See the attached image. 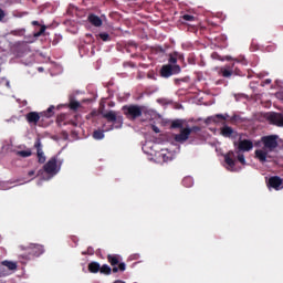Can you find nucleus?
<instances>
[{
  "label": "nucleus",
  "instance_id": "obj_1",
  "mask_svg": "<svg viewBox=\"0 0 283 283\" xmlns=\"http://www.w3.org/2000/svg\"><path fill=\"white\" fill-rule=\"evenodd\" d=\"M254 147V144H235V150H230L226 155H223V159L226 163V169L230 172H235V163H240V165L244 166V153H249Z\"/></svg>",
  "mask_w": 283,
  "mask_h": 283
},
{
  "label": "nucleus",
  "instance_id": "obj_2",
  "mask_svg": "<svg viewBox=\"0 0 283 283\" xmlns=\"http://www.w3.org/2000/svg\"><path fill=\"white\" fill-rule=\"evenodd\" d=\"M19 249H21V251L27 252L20 255V258L24 260H31V258H39L43 254V245L31 243L27 247L19 245Z\"/></svg>",
  "mask_w": 283,
  "mask_h": 283
},
{
  "label": "nucleus",
  "instance_id": "obj_3",
  "mask_svg": "<svg viewBox=\"0 0 283 283\" xmlns=\"http://www.w3.org/2000/svg\"><path fill=\"white\" fill-rule=\"evenodd\" d=\"M221 135L226 138H232V140H235V138H239V143H251V140L247 139L244 135H239L238 132H235L230 126H223L221 128Z\"/></svg>",
  "mask_w": 283,
  "mask_h": 283
},
{
  "label": "nucleus",
  "instance_id": "obj_4",
  "mask_svg": "<svg viewBox=\"0 0 283 283\" xmlns=\"http://www.w3.org/2000/svg\"><path fill=\"white\" fill-rule=\"evenodd\" d=\"M279 147V144H264V148L254 151V156L259 163H266V156L269 153L273 151Z\"/></svg>",
  "mask_w": 283,
  "mask_h": 283
},
{
  "label": "nucleus",
  "instance_id": "obj_5",
  "mask_svg": "<svg viewBox=\"0 0 283 283\" xmlns=\"http://www.w3.org/2000/svg\"><path fill=\"white\" fill-rule=\"evenodd\" d=\"M125 263H119V265L113 266V269L109 265L103 264L102 269L98 270V273L103 275H111V273L125 272Z\"/></svg>",
  "mask_w": 283,
  "mask_h": 283
},
{
  "label": "nucleus",
  "instance_id": "obj_6",
  "mask_svg": "<svg viewBox=\"0 0 283 283\" xmlns=\"http://www.w3.org/2000/svg\"><path fill=\"white\" fill-rule=\"evenodd\" d=\"M43 171L48 176H55L57 175V159L55 157L51 158L43 165Z\"/></svg>",
  "mask_w": 283,
  "mask_h": 283
},
{
  "label": "nucleus",
  "instance_id": "obj_7",
  "mask_svg": "<svg viewBox=\"0 0 283 283\" xmlns=\"http://www.w3.org/2000/svg\"><path fill=\"white\" fill-rule=\"evenodd\" d=\"M158 145L160 144H143L142 145V151L148 156H156L158 151H160V148H158Z\"/></svg>",
  "mask_w": 283,
  "mask_h": 283
},
{
  "label": "nucleus",
  "instance_id": "obj_8",
  "mask_svg": "<svg viewBox=\"0 0 283 283\" xmlns=\"http://www.w3.org/2000/svg\"><path fill=\"white\" fill-rule=\"evenodd\" d=\"M124 109L126 111V116H132L133 118H138L143 115V107L140 106H125Z\"/></svg>",
  "mask_w": 283,
  "mask_h": 283
},
{
  "label": "nucleus",
  "instance_id": "obj_9",
  "mask_svg": "<svg viewBox=\"0 0 283 283\" xmlns=\"http://www.w3.org/2000/svg\"><path fill=\"white\" fill-rule=\"evenodd\" d=\"M101 114L103 118H106V120H108V123H114L116 120H118L119 123H123V117L118 116L114 111H108V112L102 111Z\"/></svg>",
  "mask_w": 283,
  "mask_h": 283
},
{
  "label": "nucleus",
  "instance_id": "obj_10",
  "mask_svg": "<svg viewBox=\"0 0 283 283\" xmlns=\"http://www.w3.org/2000/svg\"><path fill=\"white\" fill-rule=\"evenodd\" d=\"M268 120L277 127H283V115L277 113H272L268 116Z\"/></svg>",
  "mask_w": 283,
  "mask_h": 283
},
{
  "label": "nucleus",
  "instance_id": "obj_11",
  "mask_svg": "<svg viewBox=\"0 0 283 283\" xmlns=\"http://www.w3.org/2000/svg\"><path fill=\"white\" fill-rule=\"evenodd\" d=\"M283 185V180L279 176H273L269 178V187L273 188V190H281V186Z\"/></svg>",
  "mask_w": 283,
  "mask_h": 283
},
{
  "label": "nucleus",
  "instance_id": "obj_12",
  "mask_svg": "<svg viewBox=\"0 0 283 283\" xmlns=\"http://www.w3.org/2000/svg\"><path fill=\"white\" fill-rule=\"evenodd\" d=\"M35 157L39 158V164H45V155L43 154V148L41 144H35Z\"/></svg>",
  "mask_w": 283,
  "mask_h": 283
},
{
  "label": "nucleus",
  "instance_id": "obj_13",
  "mask_svg": "<svg viewBox=\"0 0 283 283\" xmlns=\"http://www.w3.org/2000/svg\"><path fill=\"white\" fill-rule=\"evenodd\" d=\"M191 134V129L189 127L181 128L180 134L176 135V140H188Z\"/></svg>",
  "mask_w": 283,
  "mask_h": 283
},
{
  "label": "nucleus",
  "instance_id": "obj_14",
  "mask_svg": "<svg viewBox=\"0 0 283 283\" xmlns=\"http://www.w3.org/2000/svg\"><path fill=\"white\" fill-rule=\"evenodd\" d=\"M41 115H39V113L36 112H31L27 114V120L28 123H30V125H36V123H39Z\"/></svg>",
  "mask_w": 283,
  "mask_h": 283
},
{
  "label": "nucleus",
  "instance_id": "obj_15",
  "mask_svg": "<svg viewBox=\"0 0 283 283\" xmlns=\"http://www.w3.org/2000/svg\"><path fill=\"white\" fill-rule=\"evenodd\" d=\"M229 118L228 115L217 114L216 116L208 117L206 119V124L209 125V123H222V120H227Z\"/></svg>",
  "mask_w": 283,
  "mask_h": 283
},
{
  "label": "nucleus",
  "instance_id": "obj_16",
  "mask_svg": "<svg viewBox=\"0 0 283 283\" xmlns=\"http://www.w3.org/2000/svg\"><path fill=\"white\" fill-rule=\"evenodd\" d=\"M87 269H88V273L97 274L98 270L102 269V265L98 262H91V263H88Z\"/></svg>",
  "mask_w": 283,
  "mask_h": 283
},
{
  "label": "nucleus",
  "instance_id": "obj_17",
  "mask_svg": "<svg viewBox=\"0 0 283 283\" xmlns=\"http://www.w3.org/2000/svg\"><path fill=\"white\" fill-rule=\"evenodd\" d=\"M106 259H108V263L111 264V266H118L119 264V255L117 254H108V256H106Z\"/></svg>",
  "mask_w": 283,
  "mask_h": 283
},
{
  "label": "nucleus",
  "instance_id": "obj_18",
  "mask_svg": "<svg viewBox=\"0 0 283 283\" xmlns=\"http://www.w3.org/2000/svg\"><path fill=\"white\" fill-rule=\"evenodd\" d=\"M0 266L3 269L7 268V271H15L17 270V263L12 261H2L0 263Z\"/></svg>",
  "mask_w": 283,
  "mask_h": 283
},
{
  "label": "nucleus",
  "instance_id": "obj_19",
  "mask_svg": "<svg viewBox=\"0 0 283 283\" xmlns=\"http://www.w3.org/2000/svg\"><path fill=\"white\" fill-rule=\"evenodd\" d=\"M88 21L92 23V25H95V28H101V25H103V20H101L98 15H90Z\"/></svg>",
  "mask_w": 283,
  "mask_h": 283
},
{
  "label": "nucleus",
  "instance_id": "obj_20",
  "mask_svg": "<svg viewBox=\"0 0 283 283\" xmlns=\"http://www.w3.org/2000/svg\"><path fill=\"white\" fill-rule=\"evenodd\" d=\"M262 143H277L282 139H280V136L277 135H269V136H264L262 137Z\"/></svg>",
  "mask_w": 283,
  "mask_h": 283
},
{
  "label": "nucleus",
  "instance_id": "obj_21",
  "mask_svg": "<svg viewBox=\"0 0 283 283\" xmlns=\"http://www.w3.org/2000/svg\"><path fill=\"white\" fill-rule=\"evenodd\" d=\"M171 74H174V71H171V65L163 66L161 76H164V78H169V76H171Z\"/></svg>",
  "mask_w": 283,
  "mask_h": 283
},
{
  "label": "nucleus",
  "instance_id": "obj_22",
  "mask_svg": "<svg viewBox=\"0 0 283 283\" xmlns=\"http://www.w3.org/2000/svg\"><path fill=\"white\" fill-rule=\"evenodd\" d=\"M170 147L171 148H166V151H168V158H172V156L177 153V150H178V146H177V144H170Z\"/></svg>",
  "mask_w": 283,
  "mask_h": 283
},
{
  "label": "nucleus",
  "instance_id": "obj_23",
  "mask_svg": "<svg viewBox=\"0 0 283 283\" xmlns=\"http://www.w3.org/2000/svg\"><path fill=\"white\" fill-rule=\"evenodd\" d=\"M185 122L182 119H176L171 123L172 129H182Z\"/></svg>",
  "mask_w": 283,
  "mask_h": 283
},
{
  "label": "nucleus",
  "instance_id": "obj_24",
  "mask_svg": "<svg viewBox=\"0 0 283 283\" xmlns=\"http://www.w3.org/2000/svg\"><path fill=\"white\" fill-rule=\"evenodd\" d=\"M193 185H195V180L191 179V177H185V178L182 179V187H185V188H190V187L193 186Z\"/></svg>",
  "mask_w": 283,
  "mask_h": 283
},
{
  "label": "nucleus",
  "instance_id": "obj_25",
  "mask_svg": "<svg viewBox=\"0 0 283 283\" xmlns=\"http://www.w3.org/2000/svg\"><path fill=\"white\" fill-rule=\"evenodd\" d=\"M17 156L21 158H29L31 157V150H19L17 151Z\"/></svg>",
  "mask_w": 283,
  "mask_h": 283
},
{
  "label": "nucleus",
  "instance_id": "obj_26",
  "mask_svg": "<svg viewBox=\"0 0 283 283\" xmlns=\"http://www.w3.org/2000/svg\"><path fill=\"white\" fill-rule=\"evenodd\" d=\"M93 137L95 138V140H103V138H105V135L103 134V130H95Z\"/></svg>",
  "mask_w": 283,
  "mask_h": 283
},
{
  "label": "nucleus",
  "instance_id": "obj_27",
  "mask_svg": "<svg viewBox=\"0 0 283 283\" xmlns=\"http://www.w3.org/2000/svg\"><path fill=\"white\" fill-rule=\"evenodd\" d=\"M53 114H54V106H50V107L48 108V111L43 113V115H44L46 118H52Z\"/></svg>",
  "mask_w": 283,
  "mask_h": 283
},
{
  "label": "nucleus",
  "instance_id": "obj_28",
  "mask_svg": "<svg viewBox=\"0 0 283 283\" xmlns=\"http://www.w3.org/2000/svg\"><path fill=\"white\" fill-rule=\"evenodd\" d=\"M81 107H82L81 102H78L76 99L72 101V109H73V112H76V111L81 109Z\"/></svg>",
  "mask_w": 283,
  "mask_h": 283
},
{
  "label": "nucleus",
  "instance_id": "obj_29",
  "mask_svg": "<svg viewBox=\"0 0 283 283\" xmlns=\"http://www.w3.org/2000/svg\"><path fill=\"white\" fill-rule=\"evenodd\" d=\"M171 72L172 74H178L180 72V66L178 65L171 66Z\"/></svg>",
  "mask_w": 283,
  "mask_h": 283
},
{
  "label": "nucleus",
  "instance_id": "obj_30",
  "mask_svg": "<svg viewBox=\"0 0 283 283\" xmlns=\"http://www.w3.org/2000/svg\"><path fill=\"white\" fill-rule=\"evenodd\" d=\"M4 276H7V271L2 265H0V277H4Z\"/></svg>",
  "mask_w": 283,
  "mask_h": 283
},
{
  "label": "nucleus",
  "instance_id": "obj_31",
  "mask_svg": "<svg viewBox=\"0 0 283 283\" xmlns=\"http://www.w3.org/2000/svg\"><path fill=\"white\" fill-rule=\"evenodd\" d=\"M99 38L103 40V41H107L109 39V34L107 33H101L99 34Z\"/></svg>",
  "mask_w": 283,
  "mask_h": 283
},
{
  "label": "nucleus",
  "instance_id": "obj_32",
  "mask_svg": "<svg viewBox=\"0 0 283 283\" xmlns=\"http://www.w3.org/2000/svg\"><path fill=\"white\" fill-rule=\"evenodd\" d=\"M222 74H223V76L229 77V76H231L232 72L229 71V70H227V69H224V70L222 71Z\"/></svg>",
  "mask_w": 283,
  "mask_h": 283
},
{
  "label": "nucleus",
  "instance_id": "obj_33",
  "mask_svg": "<svg viewBox=\"0 0 283 283\" xmlns=\"http://www.w3.org/2000/svg\"><path fill=\"white\" fill-rule=\"evenodd\" d=\"M45 32V27H41L40 31L38 33H34V36H41Z\"/></svg>",
  "mask_w": 283,
  "mask_h": 283
},
{
  "label": "nucleus",
  "instance_id": "obj_34",
  "mask_svg": "<svg viewBox=\"0 0 283 283\" xmlns=\"http://www.w3.org/2000/svg\"><path fill=\"white\" fill-rule=\"evenodd\" d=\"M185 21H193V15L186 14L184 15Z\"/></svg>",
  "mask_w": 283,
  "mask_h": 283
},
{
  "label": "nucleus",
  "instance_id": "obj_35",
  "mask_svg": "<svg viewBox=\"0 0 283 283\" xmlns=\"http://www.w3.org/2000/svg\"><path fill=\"white\" fill-rule=\"evenodd\" d=\"M153 130L155 132V134H160V128H158L157 126H153Z\"/></svg>",
  "mask_w": 283,
  "mask_h": 283
},
{
  "label": "nucleus",
  "instance_id": "obj_36",
  "mask_svg": "<svg viewBox=\"0 0 283 283\" xmlns=\"http://www.w3.org/2000/svg\"><path fill=\"white\" fill-rule=\"evenodd\" d=\"M189 129H191V132H199V130H200V127L195 126V127H191V128H189Z\"/></svg>",
  "mask_w": 283,
  "mask_h": 283
},
{
  "label": "nucleus",
  "instance_id": "obj_37",
  "mask_svg": "<svg viewBox=\"0 0 283 283\" xmlns=\"http://www.w3.org/2000/svg\"><path fill=\"white\" fill-rule=\"evenodd\" d=\"M6 17V13H3V10L0 9V21Z\"/></svg>",
  "mask_w": 283,
  "mask_h": 283
},
{
  "label": "nucleus",
  "instance_id": "obj_38",
  "mask_svg": "<svg viewBox=\"0 0 283 283\" xmlns=\"http://www.w3.org/2000/svg\"><path fill=\"white\" fill-rule=\"evenodd\" d=\"M169 62H170V63H177V60H176V57L170 56Z\"/></svg>",
  "mask_w": 283,
  "mask_h": 283
},
{
  "label": "nucleus",
  "instance_id": "obj_39",
  "mask_svg": "<svg viewBox=\"0 0 283 283\" xmlns=\"http://www.w3.org/2000/svg\"><path fill=\"white\" fill-rule=\"evenodd\" d=\"M35 172L33 171V170H31V171H29V177H33V175H34Z\"/></svg>",
  "mask_w": 283,
  "mask_h": 283
},
{
  "label": "nucleus",
  "instance_id": "obj_40",
  "mask_svg": "<svg viewBox=\"0 0 283 283\" xmlns=\"http://www.w3.org/2000/svg\"><path fill=\"white\" fill-rule=\"evenodd\" d=\"M113 283H125V281H123V280H115V282H113Z\"/></svg>",
  "mask_w": 283,
  "mask_h": 283
},
{
  "label": "nucleus",
  "instance_id": "obj_41",
  "mask_svg": "<svg viewBox=\"0 0 283 283\" xmlns=\"http://www.w3.org/2000/svg\"><path fill=\"white\" fill-rule=\"evenodd\" d=\"M39 24V22H36V21H33V25H38Z\"/></svg>",
  "mask_w": 283,
  "mask_h": 283
},
{
  "label": "nucleus",
  "instance_id": "obj_42",
  "mask_svg": "<svg viewBox=\"0 0 283 283\" xmlns=\"http://www.w3.org/2000/svg\"><path fill=\"white\" fill-rule=\"evenodd\" d=\"M6 85H7V87H10V82H7Z\"/></svg>",
  "mask_w": 283,
  "mask_h": 283
},
{
  "label": "nucleus",
  "instance_id": "obj_43",
  "mask_svg": "<svg viewBox=\"0 0 283 283\" xmlns=\"http://www.w3.org/2000/svg\"><path fill=\"white\" fill-rule=\"evenodd\" d=\"M39 72H43V67H39Z\"/></svg>",
  "mask_w": 283,
  "mask_h": 283
}]
</instances>
